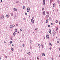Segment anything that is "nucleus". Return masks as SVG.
<instances>
[{"mask_svg": "<svg viewBox=\"0 0 60 60\" xmlns=\"http://www.w3.org/2000/svg\"><path fill=\"white\" fill-rule=\"evenodd\" d=\"M30 11V8H28L27 9V12H29Z\"/></svg>", "mask_w": 60, "mask_h": 60, "instance_id": "1", "label": "nucleus"}, {"mask_svg": "<svg viewBox=\"0 0 60 60\" xmlns=\"http://www.w3.org/2000/svg\"><path fill=\"white\" fill-rule=\"evenodd\" d=\"M43 4L44 5H45V0H43Z\"/></svg>", "mask_w": 60, "mask_h": 60, "instance_id": "2", "label": "nucleus"}, {"mask_svg": "<svg viewBox=\"0 0 60 60\" xmlns=\"http://www.w3.org/2000/svg\"><path fill=\"white\" fill-rule=\"evenodd\" d=\"M46 37L48 39H49V35H46Z\"/></svg>", "mask_w": 60, "mask_h": 60, "instance_id": "3", "label": "nucleus"}, {"mask_svg": "<svg viewBox=\"0 0 60 60\" xmlns=\"http://www.w3.org/2000/svg\"><path fill=\"white\" fill-rule=\"evenodd\" d=\"M4 19V16L3 15H2L1 17H0V19Z\"/></svg>", "mask_w": 60, "mask_h": 60, "instance_id": "4", "label": "nucleus"}, {"mask_svg": "<svg viewBox=\"0 0 60 60\" xmlns=\"http://www.w3.org/2000/svg\"><path fill=\"white\" fill-rule=\"evenodd\" d=\"M42 13H43V15H45V11H44Z\"/></svg>", "mask_w": 60, "mask_h": 60, "instance_id": "5", "label": "nucleus"}, {"mask_svg": "<svg viewBox=\"0 0 60 60\" xmlns=\"http://www.w3.org/2000/svg\"><path fill=\"white\" fill-rule=\"evenodd\" d=\"M49 32L50 34H51V29H49Z\"/></svg>", "mask_w": 60, "mask_h": 60, "instance_id": "6", "label": "nucleus"}, {"mask_svg": "<svg viewBox=\"0 0 60 60\" xmlns=\"http://www.w3.org/2000/svg\"><path fill=\"white\" fill-rule=\"evenodd\" d=\"M31 22H32V23L34 22V21L33 19H32L31 20Z\"/></svg>", "mask_w": 60, "mask_h": 60, "instance_id": "7", "label": "nucleus"}, {"mask_svg": "<svg viewBox=\"0 0 60 60\" xmlns=\"http://www.w3.org/2000/svg\"><path fill=\"white\" fill-rule=\"evenodd\" d=\"M6 16L7 18H8L9 17V14H7L6 15Z\"/></svg>", "mask_w": 60, "mask_h": 60, "instance_id": "8", "label": "nucleus"}, {"mask_svg": "<svg viewBox=\"0 0 60 60\" xmlns=\"http://www.w3.org/2000/svg\"><path fill=\"white\" fill-rule=\"evenodd\" d=\"M42 56H45V54L44 53H43L42 55Z\"/></svg>", "mask_w": 60, "mask_h": 60, "instance_id": "9", "label": "nucleus"}, {"mask_svg": "<svg viewBox=\"0 0 60 60\" xmlns=\"http://www.w3.org/2000/svg\"><path fill=\"white\" fill-rule=\"evenodd\" d=\"M10 28H12V25H10Z\"/></svg>", "mask_w": 60, "mask_h": 60, "instance_id": "10", "label": "nucleus"}, {"mask_svg": "<svg viewBox=\"0 0 60 60\" xmlns=\"http://www.w3.org/2000/svg\"><path fill=\"white\" fill-rule=\"evenodd\" d=\"M13 35L14 36H15V35H16V33H15V32H14L13 33Z\"/></svg>", "mask_w": 60, "mask_h": 60, "instance_id": "11", "label": "nucleus"}, {"mask_svg": "<svg viewBox=\"0 0 60 60\" xmlns=\"http://www.w3.org/2000/svg\"><path fill=\"white\" fill-rule=\"evenodd\" d=\"M30 54L31 53H30V52H28L27 53V54L28 55H30Z\"/></svg>", "mask_w": 60, "mask_h": 60, "instance_id": "12", "label": "nucleus"}, {"mask_svg": "<svg viewBox=\"0 0 60 60\" xmlns=\"http://www.w3.org/2000/svg\"><path fill=\"white\" fill-rule=\"evenodd\" d=\"M49 15H46V17L47 18H49Z\"/></svg>", "mask_w": 60, "mask_h": 60, "instance_id": "13", "label": "nucleus"}, {"mask_svg": "<svg viewBox=\"0 0 60 60\" xmlns=\"http://www.w3.org/2000/svg\"><path fill=\"white\" fill-rule=\"evenodd\" d=\"M56 6V5L55 4V3H54L53 4V7H55V6Z\"/></svg>", "mask_w": 60, "mask_h": 60, "instance_id": "14", "label": "nucleus"}, {"mask_svg": "<svg viewBox=\"0 0 60 60\" xmlns=\"http://www.w3.org/2000/svg\"><path fill=\"white\" fill-rule=\"evenodd\" d=\"M49 45L50 46H52V44H51V43H50L49 44Z\"/></svg>", "mask_w": 60, "mask_h": 60, "instance_id": "15", "label": "nucleus"}, {"mask_svg": "<svg viewBox=\"0 0 60 60\" xmlns=\"http://www.w3.org/2000/svg\"><path fill=\"white\" fill-rule=\"evenodd\" d=\"M11 16H13V13H11Z\"/></svg>", "mask_w": 60, "mask_h": 60, "instance_id": "16", "label": "nucleus"}, {"mask_svg": "<svg viewBox=\"0 0 60 60\" xmlns=\"http://www.w3.org/2000/svg\"><path fill=\"white\" fill-rule=\"evenodd\" d=\"M11 50H12V51H13V50H14L13 48H12V47L11 48Z\"/></svg>", "mask_w": 60, "mask_h": 60, "instance_id": "17", "label": "nucleus"}, {"mask_svg": "<svg viewBox=\"0 0 60 60\" xmlns=\"http://www.w3.org/2000/svg\"><path fill=\"white\" fill-rule=\"evenodd\" d=\"M38 46L39 48H41V45L40 44H38Z\"/></svg>", "mask_w": 60, "mask_h": 60, "instance_id": "18", "label": "nucleus"}, {"mask_svg": "<svg viewBox=\"0 0 60 60\" xmlns=\"http://www.w3.org/2000/svg\"><path fill=\"white\" fill-rule=\"evenodd\" d=\"M46 23H48V20L47 19L46 20Z\"/></svg>", "mask_w": 60, "mask_h": 60, "instance_id": "19", "label": "nucleus"}, {"mask_svg": "<svg viewBox=\"0 0 60 60\" xmlns=\"http://www.w3.org/2000/svg\"><path fill=\"white\" fill-rule=\"evenodd\" d=\"M10 44H11L12 43V41H11L10 42Z\"/></svg>", "mask_w": 60, "mask_h": 60, "instance_id": "20", "label": "nucleus"}, {"mask_svg": "<svg viewBox=\"0 0 60 60\" xmlns=\"http://www.w3.org/2000/svg\"><path fill=\"white\" fill-rule=\"evenodd\" d=\"M13 9L14 10V11H16V8H13Z\"/></svg>", "mask_w": 60, "mask_h": 60, "instance_id": "21", "label": "nucleus"}, {"mask_svg": "<svg viewBox=\"0 0 60 60\" xmlns=\"http://www.w3.org/2000/svg\"><path fill=\"white\" fill-rule=\"evenodd\" d=\"M56 31H57V30H58V28H56Z\"/></svg>", "mask_w": 60, "mask_h": 60, "instance_id": "22", "label": "nucleus"}, {"mask_svg": "<svg viewBox=\"0 0 60 60\" xmlns=\"http://www.w3.org/2000/svg\"><path fill=\"white\" fill-rule=\"evenodd\" d=\"M12 27H14V26H15V25H13L12 26Z\"/></svg>", "mask_w": 60, "mask_h": 60, "instance_id": "23", "label": "nucleus"}, {"mask_svg": "<svg viewBox=\"0 0 60 60\" xmlns=\"http://www.w3.org/2000/svg\"><path fill=\"white\" fill-rule=\"evenodd\" d=\"M30 43H32V40H30Z\"/></svg>", "mask_w": 60, "mask_h": 60, "instance_id": "24", "label": "nucleus"}, {"mask_svg": "<svg viewBox=\"0 0 60 60\" xmlns=\"http://www.w3.org/2000/svg\"><path fill=\"white\" fill-rule=\"evenodd\" d=\"M25 7L24 6L23 7V9H25Z\"/></svg>", "mask_w": 60, "mask_h": 60, "instance_id": "25", "label": "nucleus"}, {"mask_svg": "<svg viewBox=\"0 0 60 60\" xmlns=\"http://www.w3.org/2000/svg\"><path fill=\"white\" fill-rule=\"evenodd\" d=\"M17 29H15V32H17Z\"/></svg>", "mask_w": 60, "mask_h": 60, "instance_id": "26", "label": "nucleus"}, {"mask_svg": "<svg viewBox=\"0 0 60 60\" xmlns=\"http://www.w3.org/2000/svg\"><path fill=\"white\" fill-rule=\"evenodd\" d=\"M53 33H54V34H55V33H56V32H55V31H54V30H53Z\"/></svg>", "mask_w": 60, "mask_h": 60, "instance_id": "27", "label": "nucleus"}, {"mask_svg": "<svg viewBox=\"0 0 60 60\" xmlns=\"http://www.w3.org/2000/svg\"><path fill=\"white\" fill-rule=\"evenodd\" d=\"M41 47L42 48H43V45L42 44H41Z\"/></svg>", "mask_w": 60, "mask_h": 60, "instance_id": "28", "label": "nucleus"}, {"mask_svg": "<svg viewBox=\"0 0 60 60\" xmlns=\"http://www.w3.org/2000/svg\"><path fill=\"white\" fill-rule=\"evenodd\" d=\"M12 38H12V37H11V38H10V39H11V40H12L13 39H12Z\"/></svg>", "mask_w": 60, "mask_h": 60, "instance_id": "29", "label": "nucleus"}, {"mask_svg": "<svg viewBox=\"0 0 60 60\" xmlns=\"http://www.w3.org/2000/svg\"><path fill=\"white\" fill-rule=\"evenodd\" d=\"M22 31V29H20V31H21V32Z\"/></svg>", "mask_w": 60, "mask_h": 60, "instance_id": "30", "label": "nucleus"}, {"mask_svg": "<svg viewBox=\"0 0 60 60\" xmlns=\"http://www.w3.org/2000/svg\"><path fill=\"white\" fill-rule=\"evenodd\" d=\"M48 27H49H49H50V25H49V24L48 25Z\"/></svg>", "mask_w": 60, "mask_h": 60, "instance_id": "31", "label": "nucleus"}, {"mask_svg": "<svg viewBox=\"0 0 60 60\" xmlns=\"http://www.w3.org/2000/svg\"><path fill=\"white\" fill-rule=\"evenodd\" d=\"M55 22H56V23H57V22H58V20H57Z\"/></svg>", "mask_w": 60, "mask_h": 60, "instance_id": "32", "label": "nucleus"}, {"mask_svg": "<svg viewBox=\"0 0 60 60\" xmlns=\"http://www.w3.org/2000/svg\"><path fill=\"white\" fill-rule=\"evenodd\" d=\"M23 47H25V44H23Z\"/></svg>", "mask_w": 60, "mask_h": 60, "instance_id": "33", "label": "nucleus"}, {"mask_svg": "<svg viewBox=\"0 0 60 60\" xmlns=\"http://www.w3.org/2000/svg\"><path fill=\"white\" fill-rule=\"evenodd\" d=\"M52 25H54V23H53L52 22L51 24Z\"/></svg>", "mask_w": 60, "mask_h": 60, "instance_id": "34", "label": "nucleus"}, {"mask_svg": "<svg viewBox=\"0 0 60 60\" xmlns=\"http://www.w3.org/2000/svg\"><path fill=\"white\" fill-rule=\"evenodd\" d=\"M12 46H14V44H13L12 45Z\"/></svg>", "mask_w": 60, "mask_h": 60, "instance_id": "35", "label": "nucleus"}, {"mask_svg": "<svg viewBox=\"0 0 60 60\" xmlns=\"http://www.w3.org/2000/svg\"><path fill=\"white\" fill-rule=\"evenodd\" d=\"M27 13H26L25 14V15L26 16L27 15Z\"/></svg>", "mask_w": 60, "mask_h": 60, "instance_id": "36", "label": "nucleus"}, {"mask_svg": "<svg viewBox=\"0 0 60 60\" xmlns=\"http://www.w3.org/2000/svg\"><path fill=\"white\" fill-rule=\"evenodd\" d=\"M0 2L2 3V0H0Z\"/></svg>", "mask_w": 60, "mask_h": 60, "instance_id": "37", "label": "nucleus"}, {"mask_svg": "<svg viewBox=\"0 0 60 60\" xmlns=\"http://www.w3.org/2000/svg\"><path fill=\"white\" fill-rule=\"evenodd\" d=\"M52 1V0H51L50 1V3H51Z\"/></svg>", "mask_w": 60, "mask_h": 60, "instance_id": "38", "label": "nucleus"}, {"mask_svg": "<svg viewBox=\"0 0 60 60\" xmlns=\"http://www.w3.org/2000/svg\"><path fill=\"white\" fill-rule=\"evenodd\" d=\"M57 43H59V41H57Z\"/></svg>", "mask_w": 60, "mask_h": 60, "instance_id": "39", "label": "nucleus"}, {"mask_svg": "<svg viewBox=\"0 0 60 60\" xmlns=\"http://www.w3.org/2000/svg\"><path fill=\"white\" fill-rule=\"evenodd\" d=\"M46 13L47 14H49V12H47Z\"/></svg>", "mask_w": 60, "mask_h": 60, "instance_id": "40", "label": "nucleus"}, {"mask_svg": "<svg viewBox=\"0 0 60 60\" xmlns=\"http://www.w3.org/2000/svg\"><path fill=\"white\" fill-rule=\"evenodd\" d=\"M5 57L6 58H7V56H5Z\"/></svg>", "mask_w": 60, "mask_h": 60, "instance_id": "41", "label": "nucleus"}, {"mask_svg": "<svg viewBox=\"0 0 60 60\" xmlns=\"http://www.w3.org/2000/svg\"><path fill=\"white\" fill-rule=\"evenodd\" d=\"M49 49L50 50H51V47H50V48H49Z\"/></svg>", "mask_w": 60, "mask_h": 60, "instance_id": "42", "label": "nucleus"}, {"mask_svg": "<svg viewBox=\"0 0 60 60\" xmlns=\"http://www.w3.org/2000/svg\"><path fill=\"white\" fill-rule=\"evenodd\" d=\"M42 10H44V8H42Z\"/></svg>", "mask_w": 60, "mask_h": 60, "instance_id": "43", "label": "nucleus"}, {"mask_svg": "<svg viewBox=\"0 0 60 60\" xmlns=\"http://www.w3.org/2000/svg\"><path fill=\"white\" fill-rule=\"evenodd\" d=\"M49 19H50V20H51V17H50L49 18Z\"/></svg>", "mask_w": 60, "mask_h": 60, "instance_id": "44", "label": "nucleus"}, {"mask_svg": "<svg viewBox=\"0 0 60 60\" xmlns=\"http://www.w3.org/2000/svg\"><path fill=\"white\" fill-rule=\"evenodd\" d=\"M16 26H18V24H16Z\"/></svg>", "mask_w": 60, "mask_h": 60, "instance_id": "45", "label": "nucleus"}, {"mask_svg": "<svg viewBox=\"0 0 60 60\" xmlns=\"http://www.w3.org/2000/svg\"><path fill=\"white\" fill-rule=\"evenodd\" d=\"M24 58L23 57L22 58V60H24Z\"/></svg>", "mask_w": 60, "mask_h": 60, "instance_id": "46", "label": "nucleus"}, {"mask_svg": "<svg viewBox=\"0 0 60 60\" xmlns=\"http://www.w3.org/2000/svg\"><path fill=\"white\" fill-rule=\"evenodd\" d=\"M16 17H17L16 15H15V18H16Z\"/></svg>", "mask_w": 60, "mask_h": 60, "instance_id": "47", "label": "nucleus"}, {"mask_svg": "<svg viewBox=\"0 0 60 60\" xmlns=\"http://www.w3.org/2000/svg\"><path fill=\"white\" fill-rule=\"evenodd\" d=\"M53 36H54V35H55V34L53 33Z\"/></svg>", "mask_w": 60, "mask_h": 60, "instance_id": "48", "label": "nucleus"}, {"mask_svg": "<svg viewBox=\"0 0 60 60\" xmlns=\"http://www.w3.org/2000/svg\"><path fill=\"white\" fill-rule=\"evenodd\" d=\"M32 19H34V18L33 17L32 18Z\"/></svg>", "mask_w": 60, "mask_h": 60, "instance_id": "49", "label": "nucleus"}, {"mask_svg": "<svg viewBox=\"0 0 60 60\" xmlns=\"http://www.w3.org/2000/svg\"><path fill=\"white\" fill-rule=\"evenodd\" d=\"M53 58H51V59L52 60H53Z\"/></svg>", "mask_w": 60, "mask_h": 60, "instance_id": "50", "label": "nucleus"}, {"mask_svg": "<svg viewBox=\"0 0 60 60\" xmlns=\"http://www.w3.org/2000/svg\"><path fill=\"white\" fill-rule=\"evenodd\" d=\"M59 24H60V22H59Z\"/></svg>", "mask_w": 60, "mask_h": 60, "instance_id": "51", "label": "nucleus"}, {"mask_svg": "<svg viewBox=\"0 0 60 60\" xmlns=\"http://www.w3.org/2000/svg\"><path fill=\"white\" fill-rule=\"evenodd\" d=\"M18 2H19V1H16V3H18Z\"/></svg>", "mask_w": 60, "mask_h": 60, "instance_id": "52", "label": "nucleus"}, {"mask_svg": "<svg viewBox=\"0 0 60 60\" xmlns=\"http://www.w3.org/2000/svg\"><path fill=\"white\" fill-rule=\"evenodd\" d=\"M37 59H39V58L38 57L37 58Z\"/></svg>", "mask_w": 60, "mask_h": 60, "instance_id": "53", "label": "nucleus"}, {"mask_svg": "<svg viewBox=\"0 0 60 60\" xmlns=\"http://www.w3.org/2000/svg\"><path fill=\"white\" fill-rule=\"evenodd\" d=\"M30 49H32V47H31L30 46Z\"/></svg>", "mask_w": 60, "mask_h": 60, "instance_id": "54", "label": "nucleus"}, {"mask_svg": "<svg viewBox=\"0 0 60 60\" xmlns=\"http://www.w3.org/2000/svg\"><path fill=\"white\" fill-rule=\"evenodd\" d=\"M35 30L36 31V30H37V28H36L35 29Z\"/></svg>", "mask_w": 60, "mask_h": 60, "instance_id": "55", "label": "nucleus"}, {"mask_svg": "<svg viewBox=\"0 0 60 60\" xmlns=\"http://www.w3.org/2000/svg\"><path fill=\"white\" fill-rule=\"evenodd\" d=\"M4 43H6V42H5V41H4Z\"/></svg>", "mask_w": 60, "mask_h": 60, "instance_id": "56", "label": "nucleus"}, {"mask_svg": "<svg viewBox=\"0 0 60 60\" xmlns=\"http://www.w3.org/2000/svg\"><path fill=\"white\" fill-rule=\"evenodd\" d=\"M1 58H0V60H1Z\"/></svg>", "mask_w": 60, "mask_h": 60, "instance_id": "57", "label": "nucleus"}, {"mask_svg": "<svg viewBox=\"0 0 60 60\" xmlns=\"http://www.w3.org/2000/svg\"><path fill=\"white\" fill-rule=\"evenodd\" d=\"M59 50L60 51V47L59 48Z\"/></svg>", "mask_w": 60, "mask_h": 60, "instance_id": "58", "label": "nucleus"}, {"mask_svg": "<svg viewBox=\"0 0 60 60\" xmlns=\"http://www.w3.org/2000/svg\"><path fill=\"white\" fill-rule=\"evenodd\" d=\"M31 16V15H30L29 16V18H30V17Z\"/></svg>", "mask_w": 60, "mask_h": 60, "instance_id": "59", "label": "nucleus"}, {"mask_svg": "<svg viewBox=\"0 0 60 60\" xmlns=\"http://www.w3.org/2000/svg\"><path fill=\"white\" fill-rule=\"evenodd\" d=\"M23 19L24 20H25V18H23Z\"/></svg>", "mask_w": 60, "mask_h": 60, "instance_id": "60", "label": "nucleus"}, {"mask_svg": "<svg viewBox=\"0 0 60 60\" xmlns=\"http://www.w3.org/2000/svg\"><path fill=\"white\" fill-rule=\"evenodd\" d=\"M59 57H60V55H59Z\"/></svg>", "mask_w": 60, "mask_h": 60, "instance_id": "61", "label": "nucleus"}, {"mask_svg": "<svg viewBox=\"0 0 60 60\" xmlns=\"http://www.w3.org/2000/svg\"><path fill=\"white\" fill-rule=\"evenodd\" d=\"M18 34H19V32H18Z\"/></svg>", "mask_w": 60, "mask_h": 60, "instance_id": "62", "label": "nucleus"}, {"mask_svg": "<svg viewBox=\"0 0 60 60\" xmlns=\"http://www.w3.org/2000/svg\"><path fill=\"white\" fill-rule=\"evenodd\" d=\"M22 51V50H21V51Z\"/></svg>", "mask_w": 60, "mask_h": 60, "instance_id": "63", "label": "nucleus"}, {"mask_svg": "<svg viewBox=\"0 0 60 60\" xmlns=\"http://www.w3.org/2000/svg\"><path fill=\"white\" fill-rule=\"evenodd\" d=\"M30 60H32L31 59H30Z\"/></svg>", "mask_w": 60, "mask_h": 60, "instance_id": "64", "label": "nucleus"}]
</instances>
